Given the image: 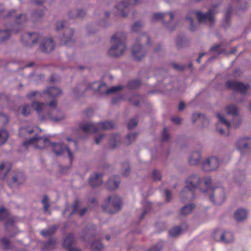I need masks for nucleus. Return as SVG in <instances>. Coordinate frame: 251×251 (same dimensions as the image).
<instances>
[{
	"label": "nucleus",
	"mask_w": 251,
	"mask_h": 251,
	"mask_svg": "<svg viewBox=\"0 0 251 251\" xmlns=\"http://www.w3.org/2000/svg\"><path fill=\"white\" fill-rule=\"evenodd\" d=\"M144 25V23L141 21L136 22L132 25L131 27V31L134 32H138L142 28Z\"/></svg>",
	"instance_id": "4c0bfd02"
},
{
	"label": "nucleus",
	"mask_w": 251,
	"mask_h": 251,
	"mask_svg": "<svg viewBox=\"0 0 251 251\" xmlns=\"http://www.w3.org/2000/svg\"><path fill=\"white\" fill-rule=\"evenodd\" d=\"M79 202L77 200L75 201L72 206H68L67 207L64 212L63 214L65 215L67 214V212L70 210V209H72V212L69 214V216L70 217L73 213H75L76 212H78L79 216H83L87 212V209L86 208H83L81 210L78 209Z\"/></svg>",
	"instance_id": "412c9836"
},
{
	"label": "nucleus",
	"mask_w": 251,
	"mask_h": 251,
	"mask_svg": "<svg viewBox=\"0 0 251 251\" xmlns=\"http://www.w3.org/2000/svg\"><path fill=\"white\" fill-rule=\"evenodd\" d=\"M124 171H122V175L125 176H128L130 173V168L128 164L126 163L124 164Z\"/></svg>",
	"instance_id": "3c124183"
},
{
	"label": "nucleus",
	"mask_w": 251,
	"mask_h": 251,
	"mask_svg": "<svg viewBox=\"0 0 251 251\" xmlns=\"http://www.w3.org/2000/svg\"><path fill=\"white\" fill-rule=\"evenodd\" d=\"M226 86L230 90L239 92L242 94H245L249 87V85H245L236 81H227L226 83Z\"/></svg>",
	"instance_id": "a211bd4d"
},
{
	"label": "nucleus",
	"mask_w": 251,
	"mask_h": 251,
	"mask_svg": "<svg viewBox=\"0 0 251 251\" xmlns=\"http://www.w3.org/2000/svg\"><path fill=\"white\" fill-rule=\"evenodd\" d=\"M31 106L38 114H40L45 111L47 107L46 104L36 101H33L32 103Z\"/></svg>",
	"instance_id": "bb28decb"
},
{
	"label": "nucleus",
	"mask_w": 251,
	"mask_h": 251,
	"mask_svg": "<svg viewBox=\"0 0 251 251\" xmlns=\"http://www.w3.org/2000/svg\"><path fill=\"white\" fill-rule=\"evenodd\" d=\"M25 180V176L22 172H17V184H22Z\"/></svg>",
	"instance_id": "c03bdc74"
},
{
	"label": "nucleus",
	"mask_w": 251,
	"mask_h": 251,
	"mask_svg": "<svg viewBox=\"0 0 251 251\" xmlns=\"http://www.w3.org/2000/svg\"><path fill=\"white\" fill-rule=\"evenodd\" d=\"M122 201L120 197L112 195L105 200L102 205V208L105 212L113 214L118 212L122 209Z\"/></svg>",
	"instance_id": "1a4fd4ad"
},
{
	"label": "nucleus",
	"mask_w": 251,
	"mask_h": 251,
	"mask_svg": "<svg viewBox=\"0 0 251 251\" xmlns=\"http://www.w3.org/2000/svg\"><path fill=\"white\" fill-rule=\"evenodd\" d=\"M165 193L166 200L167 201H169L172 198L171 193L168 190H165Z\"/></svg>",
	"instance_id": "13d9d810"
},
{
	"label": "nucleus",
	"mask_w": 251,
	"mask_h": 251,
	"mask_svg": "<svg viewBox=\"0 0 251 251\" xmlns=\"http://www.w3.org/2000/svg\"><path fill=\"white\" fill-rule=\"evenodd\" d=\"M217 130L221 135H227L229 134L228 132H227L226 133H225L224 130L222 128L219 127L218 126H217Z\"/></svg>",
	"instance_id": "338daca9"
},
{
	"label": "nucleus",
	"mask_w": 251,
	"mask_h": 251,
	"mask_svg": "<svg viewBox=\"0 0 251 251\" xmlns=\"http://www.w3.org/2000/svg\"><path fill=\"white\" fill-rule=\"evenodd\" d=\"M64 21H57L55 24V29L56 30L59 31L63 29L64 30L65 24Z\"/></svg>",
	"instance_id": "8fccbe9b"
},
{
	"label": "nucleus",
	"mask_w": 251,
	"mask_h": 251,
	"mask_svg": "<svg viewBox=\"0 0 251 251\" xmlns=\"http://www.w3.org/2000/svg\"><path fill=\"white\" fill-rule=\"evenodd\" d=\"M226 111L228 115H232L233 119L231 122L227 120L225 115L220 113L217 114V117L219 120V123H221L226 127V129L229 130L231 125L237 128L239 126L241 122L239 118L237 116V109L234 105H229L226 106Z\"/></svg>",
	"instance_id": "39448f33"
},
{
	"label": "nucleus",
	"mask_w": 251,
	"mask_h": 251,
	"mask_svg": "<svg viewBox=\"0 0 251 251\" xmlns=\"http://www.w3.org/2000/svg\"><path fill=\"white\" fill-rule=\"evenodd\" d=\"M27 20L25 14H21L17 16V31L18 29H21L24 27V25Z\"/></svg>",
	"instance_id": "7c9ffc66"
},
{
	"label": "nucleus",
	"mask_w": 251,
	"mask_h": 251,
	"mask_svg": "<svg viewBox=\"0 0 251 251\" xmlns=\"http://www.w3.org/2000/svg\"><path fill=\"white\" fill-rule=\"evenodd\" d=\"M119 183L118 177L109 179L106 183V187L109 190L115 189L118 187Z\"/></svg>",
	"instance_id": "c756f323"
},
{
	"label": "nucleus",
	"mask_w": 251,
	"mask_h": 251,
	"mask_svg": "<svg viewBox=\"0 0 251 251\" xmlns=\"http://www.w3.org/2000/svg\"><path fill=\"white\" fill-rule=\"evenodd\" d=\"M11 36L10 30H0V37L2 41L8 40Z\"/></svg>",
	"instance_id": "e433bc0d"
},
{
	"label": "nucleus",
	"mask_w": 251,
	"mask_h": 251,
	"mask_svg": "<svg viewBox=\"0 0 251 251\" xmlns=\"http://www.w3.org/2000/svg\"><path fill=\"white\" fill-rule=\"evenodd\" d=\"M181 233V228L179 227H175L172 228L170 231V235L172 237H175L179 235Z\"/></svg>",
	"instance_id": "ea45409f"
},
{
	"label": "nucleus",
	"mask_w": 251,
	"mask_h": 251,
	"mask_svg": "<svg viewBox=\"0 0 251 251\" xmlns=\"http://www.w3.org/2000/svg\"><path fill=\"white\" fill-rule=\"evenodd\" d=\"M195 205L193 204L185 205L181 210V215L185 216L190 214L192 211Z\"/></svg>",
	"instance_id": "72a5a7b5"
},
{
	"label": "nucleus",
	"mask_w": 251,
	"mask_h": 251,
	"mask_svg": "<svg viewBox=\"0 0 251 251\" xmlns=\"http://www.w3.org/2000/svg\"><path fill=\"white\" fill-rule=\"evenodd\" d=\"M161 247L158 245L150 249L148 251H161Z\"/></svg>",
	"instance_id": "e2e57ef3"
},
{
	"label": "nucleus",
	"mask_w": 251,
	"mask_h": 251,
	"mask_svg": "<svg viewBox=\"0 0 251 251\" xmlns=\"http://www.w3.org/2000/svg\"><path fill=\"white\" fill-rule=\"evenodd\" d=\"M204 192L207 194L210 201L215 204H220L225 200V192L223 187L207 188Z\"/></svg>",
	"instance_id": "9d476101"
},
{
	"label": "nucleus",
	"mask_w": 251,
	"mask_h": 251,
	"mask_svg": "<svg viewBox=\"0 0 251 251\" xmlns=\"http://www.w3.org/2000/svg\"><path fill=\"white\" fill-rule=\"evenodd\" d=\"M201 178L200 176L195 174L190 175L185 181V186L180 193V199L184 201L185 199H190L193 198L194 191L200 186Z\"/></svg>",
	"instance_id": "7ed1b4c3"
},
{
	"label": "nucleus",
	"mask_w": 251,
	"mask_h": 251,
	"mask_svg": "<svg viewBox=\"0 0 251 251\" xmlns=\"http://www.w3.org/2000/svg\"><path fill=\"white\" fill-rule=\"evenodd\" d=\"M137 124L138 120L136 118L132 119L128 124V128L129 129H132L137 126Z\"/></svg>",
	"instance_id": "09e8293b"
},
{
	"label": "nucleus",
	"mask_w": 251,
	"mask_h": 251,
	"mask_svg": "<svg viewBox=\"0 0 251 251\" xmlns=\"http://www.w3.org/2000/svg\"><path fill=\"white\" fill-rule=\"evenodd\" d=\"M62 91L58 88L51 87L48 88L44 92V94L47 95L50 98H54L61 94Z\"/></svg>",
	"instance_id": "b1692460"
},
{
	"label": "nucleus",
	"mask_w": 251,
	"mask_h": 251,
	"mask_svg": "<svg viewBox=\"0 0 251 251\" xmlns=\"http://www.w3.org/2000/svg\"><path fill=\"white\" fill-rule=\"evenodd\" d=\"M75 239L73 234H70L64 239L63 245L68 251H81L80 249L72 248V246L75 244Z\"/></svg>",
	"instance_id": "4be33fe9"
},
{
	"label": "nucleus",
	"mask_w": 251,
	"mask_h": 251,
	"mask_svg": "<svg viewBox=\"0 0 251 251\" xmlns=\"http://www.w3.org/2000/svg\"><path fill=\"white\" fill-rule=\"evenodd\" d=\"M4 220H6L4 224L5 229L7 231L14 229L15 228V218L14 217H11L9 212L2 206L0 208V221Z\"/></svg>",
	"instance_id": "2eb2a0df"
},
{
	"label": "nucleus",
	"mask_w": 251,
	"mask_h": 251,
	"mask_svg": "<svg viewBox=\"0 0 251 251\" xmlns=\"http://www.w3.org/2000/svg\"><path fill=\"white\" fill-rule=\"evenodd\" d=\"M214 239L223 244H230L234 240V237L232 232L224 230H218L213 234Z\"/></svg>",
	"instance_id": "f8f14e48"
},
{
	"label": "nucleus",
	"mask_w": 251,
	"mask_h": 251,
	"mask_svg": "<svg viewBox=\"0 0 251 251\" xmlns=\"http://www.w3.org/2000/svg\"><path fill=\"white\" fill-rule=\"evenodd\" d=\"M145 204L146 205V207L144 210L143 213L140 216V220L144 218L145 215L149 212L150 208H151V204L150 202L146 201Z\"/></svg>",
	"instance_id": "a18cd8bd"
},
{
	"label": "nucleus",
	"mask_w": 251,
	"mask_h": 251,
	"mask_svg": "<svg viewBox=\"0 0 251 251\" xmlns=\"http://www.w3.org/2000/svg\"><path fill=\"white\" fill-rule=\"evenodd\" d=\"M89 89H91L94 91H98L101 93L109 94L121 90L122 89V87L121 86H116L112 87L109 89H107L105 83L94 82L90 86Z\"/></svg>",
	"instance_id": "4468645a"
},
{
	"label": "nucleus",
	"mask_w": 251,
	"mask_h": 251,
	"mask_svg": "<svg viewBox=\"0 0 251 251\" xmlns=\"http://www.w3.org/2000/svg\"><path fill=\"white\" fill-rule=\"evenodd\" d=\"M121 141V137L119 134H112L109 139V145L112 149L116 148Z\"/></svg>",
	"instance_id": "cd10ccee"
},
{
	"label": "nucleus",
	"mask_w": 251,
	"mask_h": 251,
	"mask_svg": "<svg viewBox=\"0 0 251 251\" xmlns=\"http://www.w3.org/2000/svg\"><path fill=\"white\" fill-rule=\"evenodd\" d=\"M56 244V239H51L46 242L44 245V251L45 250L50 251L55 247Z\"/></svg>",
	"instance_id": "c9c22d12"
},
{
	"label": "nucleus",
	"mask_w": 251,
	"mask_h": 251,
	"mask_svg": "<svg viewBox=\"0 0 251 251\" xmlns=\"http://www.w3.org/2000/svg\"><path fill=\"white\" fill-rule=\"evenodd\" d=\"M11 167V165H10L9 167L7 169L6 173H2V172L3 171L4 169L5 168L4 164L3 163H1L0 164V179H3L5 178L6 174L9 172Z\"/></svg>",
	"instance_id": "a19ab883"
},
{
	"label": "nucleus",
	"mask_w": 251,
	"mask_h": 251,
	"mask_svg": "<svg viewBox=\"0 0 251 251\" xmlns=\"http://www.w3.org/2000/svg\"><path fill=\"white\" fill-rule=\"evenodd\" d=\"M178 13L176 11L170 12L169 13H154L151 17V20L155 21L157 20H162L166 24L168 29L173 30L177 24L176 22Z\"/></svg>",
	"instance_id": "0eeeda50"
},
{
	"label": "nucleus",
	"mask_w": 251,
	"mask_h": 251,
	"mask_svg": "<svg viewBox=\"0 0 251 251\" xmlns=\"http://www.w3.org/2000/svg\"><path fill=\"white\" fill-rule=\"evenodd\" d=\"M41 38V35L37 32H24L22 34L21 40L25 46L31 48L36 45Z\"/></svg>",
	"instance_id": "9b49d317"
},
{
	"label": "nucleus",
	"mask_w": 251,
	"mask_h": 251,
	"mask_svg": "<svg viewBox=\"0 0 251 251\" xmlns=\"http://www.w3.org/2000/svg\"><path fill=\"white\" fill-rule=\"evenodd\" d=\"M114 127V124L110 121L98 123L88 122L82 124L80 126L82 130L90 133H95L100 130L110 129Z\"/></svg>",
	"instance_id": "6e6552de"
},
{
	"label": "nucleus",
	"mask_w": 251,
	"mask_h": 251,
	"mask_svg": "<svg viewBox=\"0 0 251 251\" xmlns=\"http://www.w3.org/2000/svg\"><path fill=\"white\" fill-rule=\"evenodd\" d=\"M24 145L26 148L29 146H32L35 149H43L49 146H50L52 151L57 156L62 155L65 149L70 162H72L74 159L73 154L68 147H63V145L61 143H51L49 139L45 137H39L36 135L35 137L25 141Z\"/></svg>",
	"instance_id": "f257e3e1"
},
{
	"label": "nucleus",
	"mask_w": 251,
	"mask_h": 251,
	"mask_svg": "<svg viewBox=\"0 0 251 251\" xmlns=\"http://www.w3.org/2000/svg\"><path fill=\"white\" fill-rule=\"evenodd\" d=\"M141 85V82L138 80H135L130 81L128 84V87L130 89H135L139 87Z\"/></svg>",
	"instance_id": "79ce46f5"
},
{
	"label": "nucleus",
	"mask_w": 251,
	"mask_h": 251,
	"mask_svg": "<svg viewBox=\"0 0 251 251\" xmlns=\"http://www.w3.org/2000/svg\"><path fill=\"white\" fill-rule=\"evenodd\" d=\"M137 136V134L136 133H132L128 134L127 135V143L128 144H131L134 141H135L136 139Z\"/></svg>",
	"instance_id": "de8ad7c7"
},
{
	"label": "nucleus",
	"mask_w": 251,
	"mask_h": 251,
	"mask_svg": "<svg viewBox=\"0 0 251 251\" xmlns=\"http://www.w3.org/2000/svg\"><path fill=\"white\" fill-rule=\"evenodd\" d=\"M57 228V226H52L49 227L48 229L42 230L41 231V234L45 237L50 236L55 231Z\"/></svg>",
	"instance_id": "2f4dec72"
},
{
	"label": "nucleus",
	"mask_w": 251,
	"mask_h": 251,
	"mask_svg": "<svg viewBox=\"0 0 251 251\" xmlns=\"http://www.w3.org/2000/svg\"><path fill=\"white\" fill-rule=\"evenodd\" d=\"M39 97H41V95L40 94L37 92V91H33V92H30V93H29L27 95V98L28 99H31L32 98L36 96H38Z\"/></svg>",
	"instance_id": "4d7b16f0"
},
{
	"label": "nucleus",
	"mask_w": 251,
	"mask_h": 251,
	"mask_svg": "<svg viewBox=\"0 0 251 251\" xmlns=\"http://www.w3.org/2000/svg\"><path fill=\"white\" fill-rule=\"evenodd\" d=\"M104 137V135L102 134H101L99 135L98 137H96L95 139V143L97 144H99L100 141L102 140Z\"/></svg>",
	"instance_id": "69168bd1"
},
{
	"label": "nucleus",
	"mask_w": 251,
	"mask_h": 251,
	"mask_svg": "<svg viewBox=\"0 0 251 251\" xmlns=\"http://www.w3.org/2000/svg\"><path fill=\"white\" fill-rule=\"evenodd\" d=\"M150 38L145 32L140 34L136 38L134 45L132 48V55L137 61H140L146 54V51L141 44L150 45Z\"/></svg>",
	"instance_id": "423d86ee"
},
{
	"label": "nucleus",
	"mask_w": 251,
	"mask_h": 251,
	"mask_svg": "<svg viewBox=\"0 0 251 251\" xmlns=\"http://www.w3.org/2000/svg\"><path fill=\"white\" fill-rule=\"evenodd\" d=\"M86 15V12L82 9H77L71 11L69 13L70 18H82Z\"/></svg>",
	"instance_id": "c85d7f7f"
},
{
	"label": "nucleus",
	"mask_w": 251,
	"mask_h": 251,
	"mask_svg": "<svg viewBox=\"0 0 251 251\" xmlns=\"http://www.w3.org/2000/svg\"><path fill=\"white\" fill-rule=\"evenodd\" d=\"M8 132L5 129L0 130V146L5 143L8 137Z\"/></svg>",
	"instance_id": "f704fd0d"
},
{
	"label": "nucleus",
	"mask_w": 251,
	"mask_h": 251,
	"mask_svg": "<svg viewBox=\"0 0 251 251\" xmlns=\"http://www.w3.org/2000/svg\"><path fill=\"white\" fill-rule=\"evenodd\" d=\"M152 178L154 180H159L161 179V176L159 172L154 170L152 173Z\"/></svg>",
	"instance_id": "5fc2aeb1"
},
{
	"label": "nucleus",
	"mask_w": 251,
	"mask_h": 251,
	"mask_svg": "<svg viewBox=\"0 0 251 251\" xmlns=\"http://www.w3.org/2000/svg\"><path fill=\"white\" fill-rule=\"evenodd\" d=\"M8 122V119L6 115L0 113V123L1 125H5Z\"/></svg>",
	"instance_id": "864d4df0"
},
{
	"label": "nucleus",
	"mask_w": 251,
	"mask_h": 251,
	"mask_svg": "<svg viewBox=\"0 0 251 251\" xmlns=\"http://www.w3.org/2000/svg\"><path fill=\"white\" fill-rule=\"evenodd\" d=\"M41 202L44 207V211L47 212L50 207V205L48 202V197L47 196H44Z\"/></svg>",
	"instance_id": "49530a36"
},
{
	"label": "nucleus",
	"mask_w": 251,
	"mask_h": 251,
	"mask_svg": "<svg viewBox=\"0 0 251 251\" xmlns=\"http://www.w3.org/2000/svg\"><path fill=\"white\" fill-rule=\"evenodd\" d=\"M56 101L54 99L51 100L49 104V107L53 110L56 107Z\"/></svg>",
	"instance_id": "052dcab7"
},
{
	"label": "nucleus",
	"mask_w": 251,
	"mask_h": 251,
	"mask_svg": "<svg viewBox=\"0 0 251 251\" xmlns=\"http://www.w3.org/2000/svg\"><path fill=\"white\" fill-rule=\"evenodd\" d=\"M44 15V13L42 11H35L33 13L32 19L33 20L35 21L37 18H41Z\"/></svg>",
	"instance_id": "6e6d98bb"
},
{
	"label": "nucleus",
	"mask_w": 251,
	"mask_h": 251,
	"mask_svg": "<svg viewBox=\"0 0 251 251\" xmlns=\"http://www.w3.org/2000/svg\"><path fill=\"white\" fill-rule=\"evenodd\" d=\"M247 211L243 208L238 209L234 213V218L237 222H242L247 218Z\"/></svg>",
	"instance_id": "a878e982"
},
{
	"label": "nucleus",
	"mask_w": 251,
	"mask_h": 251,
	"mask_svg": "<svg viewBox=\"0 0 251 251\" xmlns=\"http://www.w3.org/2000/svg\"><path fill=\"white\" fill-rule=\"evenodd\" d=\"M73 93H74V95H75V96H77V97L81 95V93H80L79 92V89L77 88H75L73 90Z\"/></svg>",
	"instance_id": "774afa93"
},
{
	"label": "nucleus",
	"mask_w": 251,
	"mask_h": 251,
	"mask_svg": "<svg viewBox=\"0 0 251 251\" xmlns=\"http://www.w3.org/2000/svg\"><path fill=\"white\" fill-rule=\"evenodd\" d=\"M171 121L177 124H179L181 122V119L178 117H172Z\"/></svg>",
	"instance_id": "680f3d73"
},
{
	"label": "nucleus",
	"mask_w": 251,
	"mask_h": 251,
	"mask_svg": "<svg viewBox=\"0 0 251 251\" xmlns=\"http://www.w3.org/2000/svg\"><path fill=\"white\" fill-rule=\"evenodd\" d=\"M19 111L24 116H27L30 114L31 108L28 104H24L19 108Z\"/></svg>",
	"instance_id": "473e14b6"
},
{
	"label": "nucleus",
	"mask_w": 251,
	"mask_h": 251,
	"mask_svg": "<svg viewBox=\"0 0 251 251\" xmlns=\"http://www.w3.org/2000/svg\"><path fill=\"white\" fill-rule=\"evenodd\" d=\"M0 242L1 243L4 249L8 250L10 246V242L6 237H3L0 239Z\"/></svg>",
	"instance_id": "37998d69"
},
{
	"label": "nucleus",
	"mask_w": 251,
	"mask_h": 251,
	"mask_svg": "<svg viewBox=\"0 0 251 251\" xmlns=\"http://www.w3.org/2000/svg\"><path fill=\"white\" fill-rule=\"evenodd\" d=\"M236 148L241 152L251 149V138H240L236 143Z\"/></svg>",
	"instance_id": "aec40b11"
},
{
	"label": "nucleus",
	"mask_w": 251,
	"mask_h": 251,
	"mask_svg": "<svg viewBox=\"0 0 251 251\" xmlns=\"http://www.w3.org/2000/svg\"><path fill=\"white\" fill-rule=\"evenodd\" d=\"M220 47V44L216 45L210 48V50L211 51H215L218 54H221L223 51H224V50H220L219 49Z\"/></svg>",
	"instance_id": "603ef678"
},
{
	"label": "nucleus",
	"mask_w": 251,
	"mask_h": 251,
	"mask_svg": "<svg viewBox=\"0 0 251 251\" xmlns=\"http://www.w3.org/2000/svg\"><path fill=\"white\" fill-rule=\"evenodd\" d=\"M126 35L123 32H117L111 38V46L108 50L109 54L113 57L121 55L126 50L125 41Z\"/></svg>",
	"instance_id": "20e7f679"
},
{
	"label": "nucleus",
	"mask_w": 251,
	"mask_h": 251,
	"mask_svg": "<svg viewBox=\"0 0 251 251\" xmlns=\"http://www.w3.org/2000/svg\"><path fill=\"white\" fill-rule=\"evenodd\" d=\"M138 3H139L138 0H128L127 2L122 1L115 6L114 12L117 16L125 17L127 15L129 6Z\"/></svg>",
	"instance_id": "ddd939ff"
},
{
	"label": "nucleus",
	"mask_w": 251,
	"mask_h": 251,
	"mask_svg": "<svg viewBox=\"0 0 251 251\" xmlns=\"http://www.w3.org/2000/svg\"><path fill=\"white\" fill-rule=\"evenodd\" d=\"M201 160V155L200 151H193L191 154L189 162L191 165L195 166L199 164Z\"/></svg>",
	"instance_id": "393cba45"
},
{
	"label": "nucleus",
	"mask_w": 251,
	"mask_h": 251,
	"mask_svg": "<svg viewBox=\"0 0 251 251\" xmlns=\"http://www.w3.org/2000/svg\"><path fill=\"white\" fill-rule=\"evenodd\" d=\"M74 34L75 31L73 29L65 27L61 38L62 42L67 46L73 44L75 41Z\"/></svg>",
	"instance_id": "6ab92c4d"
},
{
	"label": "nucleus",
	"mask_w": 251,
	"mask_h": 251,
	"mask_svg": "<svg viewBox=\"0 0 251 251\" xmlns=\"http://www.w3.org/2000/svg\"><path fill=\"white\" fill-rule=\"evenodd\" d=\"M217 8L215 6L209 9L206 13H203L200 11H192L189 12L186 17V20L189 22L190 25L189 29L193 31L196 29V26L193 24L192 16L196 15L200 23H204L211 25L214 23V15L217 13Z\"/></svg>",
	"instance_id": "f03ea898"
},
{
	"label": "nucleus",
	"mask_w": 251,
	"mask_h": 251,
	"mask_svg": "<svg viewBox=\"0 0 251 251\" xmlns=\"http://www.w3.org/2000/svg\"><path fill=\"white\" fill-rule=\"evenodd\" d=\"M102 175L100 173H94L89 177V183L93 187H97L102 183Z\"/></svg>",
	"instance_id": "5701e85b"
},
{
	"label": "nucleus",
	"mask_w": 251,
	"mask_h": 251,
	"mask_svg": "<svg viewBox=\"0 0 251 251\" xmlns=\"http://www.w3.org/2000/svg\"><path fill=\"white\" fill-rule=\"evenodd\" d=\"M91 248L93 251H100L102 248V245L100 241H96L92 243Z\"/></svg>",
	"instance_id": "58836bf2"
},
{
	"label": "nucleus",
	"mask_w": 251,
	"mask_h": 251,
	"mask_svg": "<svg viewBox=\"0 0 251 251\" xmlns=\"http://www.w3.org/2000/svg\"><path fill=\"white\" fill-rule=\"evenodd\" d=\"M41 41L39 49L45 53H50L55 48L54 42L51 37H42L40 40Z\"/></svg>",
	"instance_id": "f3484780"
},
{
	"label": "nucleus",
	"mask_w": 251,
	"mask_h": 251,
	"mask_svg": "<svg viewBox=\"0 0 251 251\" xmlns=\"http://www.w3.org/2000/svg\"><path fill=\"white\" fill-rule=\"evenodd\" d=\"M221 164L219 159L212 156L206 159L202 163V169L205 172H210L217 170Z\"/></svg>",
	"instance_id": "dca6fc26"
},
{
	"label": "nucleus",
	"mask_w": 251,
	"mask_h": 251,
	"mask_svg": "<svg viewBox=\"0 0 251 251\" xmlns=\"http://www.w3.org/2000/svg\"><path fill=\"white\" fill-rule=\"evenodd\" d=\"M49 117L51 119H52V120H54L55 121H60L62 120H63L64 118V116H61V117H54V118H53L52 117L50 114H49Z\"/></svg>",
	"instance_id": "0e129e2a"
},
{
	"label": "nucleus",
	"mask_w": 251,
	"mask_h": 251,
	"mask_svg": "<svg viewBox=\"0 0 251 251\" xmlns=\"http://www.w3.org/2000/svg\"><path fill=\"white\" fill-rule=\"evenodd\" d=\"M169 135L167 133L166 128H164L162 133V140L163 141H167L169 139Z\"/></svg>",
	"instance_id": "bf43d9fd"
}]
</instances>
